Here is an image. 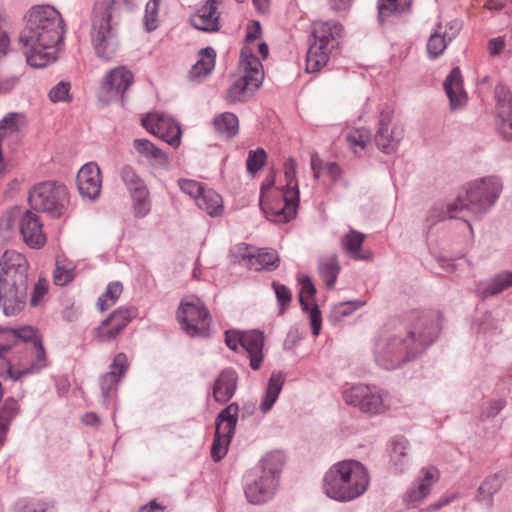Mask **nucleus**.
<instances>
[{
	"label": "nucleus",
	"mask_w": 512,
	"mask_h": 512,
	"mask_svg": "<svg viewBox=\"0 0 512 512\" xmlns=\"http://www.w3.org/2000/svg\"><path fill=\"white\" fill-rule=\"evenodd\" d=\"M410 319L407 329H386L375 338L372 353L378 367L398 369L416 359L437 340L440 325L436 313L413 312Z\"/></svg>",
	"instance_id": "1"
},
{
	"label": "nucleus",
	"mask_w": 512,
	"mask_h": 512,
	"mask_svg": "<svg viewBox=\"0 0 512 512\" xmlns=\"http://www.w3.org/2000/svg\"><path fill=\"white\" fill-rule=\"evenodd\" d=\"M65 33L66 23L55 7H31L20 34L27 63L34 68H44L53 63L61 50Z\"/></svg>",
	"instance_id": "2"
},
{
	"label": "nucleus",
	"mask_w": 512,
	"mask_h": 512,
	"mask_svg": "<svg viewBox=\"0 0 512 512\" xmlns=\"http://www.w3.org/2000/svg\"><path fill=\"white\" fill-rule=\"evenodd\" d=\"M28 269L26 257L15 250L0 258V308L5 316H17L27 305Z\"/></svg>",
	"instance_id": "3"
},
{
	"label": "nucleus",
	"mask_w": 512,
	"mask_h": 512,
	"mask_svg": "<svg viewBox=\"0 0 512 512\" xmlns=\"http://www.w3.org/2000/svg\"><path fill=\"white\" fill-rule=\"evenodd\" d=\"M370 485L368 469L359 461L342 460L324 474L323 491L337 502H350L362 496Z\"/></svg>",
	"instance_id": "4"
},
{
	"label": "nucleus",
	"mask_w": 512,
	"mask_h": 512,
	"mask_svg": "<svg viewBox=\"0 0 512 512\" xmlns=\"http://www.w3.org/2000/svg\"><path fill=\"white\" fill-rule=\"evenodd\" d=\"M119 4L116 0H96L91 17V41L96 55L109 61L118 48Z\"/></svg>",
	"instance_id": "5"
},
{
	"label": "nucleus",
	"mask_w": 512,
	"mask_h": 512,
	"mask_svg": "<svg viewBox=\"0 0 512 512\" xmlns=\"http://www.w3.org/2000/svg\"><path fill=\"white\" fill-rule=\"evenodd\" d=\"M284 457L280 452L266 454L248 475L244 493L253 505L263 504L272 499L278 489Z\"/></svg>",
	"instance_id": "6"
},
{
	"label": "nucleus",
	"mask_w": 512,
	"mask_h": 512,
	"mask_svg": "<svg viewBox=\"0 0 512 512\" xmlns=\"http://www.w3.org/2000/svg\"><path fill=\"white\" fill-rule=\"evenodd\" d=\"M502 183L497 177H485L469 183L463 194L457 196L456 202L449 206L448 216L455 217L454 211L468 210L475 215L486 213L498 200Z\"/></svg>",
	"instance_id": "7"
},
{
	"label": "nucleus",
	"mask_w": 512,
	"mask_h": 512,
	"mask_svg": "<svg viewBox=\"0 0 512 512\" xmlns=\"http://www.w3.org/2000/svg\"><path fill=\"white\" fill-rule=\"evenodd\" d=\"M28 199L34 210L45 212L52 218L64 215L70 202L67 187L55 181L36 184L30 190Z\"/></svg>",
	"instance_id": "8"
},
{
	"label": "nucleus",
	"mask_w": 512,
	"mask_h": 512,
	"mask_svg": "<svg viewBox=\"0 0 512 512\" xmlns=\"http://www.w3.org/2000/svg\"><path fill=\"white\" fill-rule=\"evenodd\" d=\"M240 66L243 75L235 80L227 92V99L230 102L244 101L261 86L264 78L260 60L247 48L241 50Z\"/></svg>",
	"instance_id": "9"
},
{
	"label": "nucleus",
	"mask_w": 512,
	"mask_h": 512,
	"mask_svg": "<svg viewBox=\"0 0 512 512\" xmlns=\"http://www.w3.org/2000/svg\"><path fill=\"white\" fill-rule=\"evenodd\" d=\"M177 318L182 329L190 337L209 336L211 316L200 298L189 296L183 299L177 311Z\"/></svg>",
	"instance_id": "10"
},
{
	"label": "nucleus",
	"mask_w": 512,
	"mask_h": 512,
	"mask_svg": "<svg viewBox=\"0 0 512 512\" xmlns=\"http://www.w3.org/2000/svg\"><path fill=\"white\" fill-rule=\"evenodd\" d=\"M344 402L369 416L382 414L386 411L387 393L376 386L356 384L343 390Z\"/></svg>",
	"instance_id": "11"
},
{
	"label": "nucleus",
	"mask_w": 512,
	"mask_h": 512,
	"mask_svg": "<svg viewBox=\"0 0 512 512\" xmlns=\"http://www.w3.org/2000/svg\"><path fill=\"white\" fill-rule=\"evenodd\" d=\"M239 414V406L231 403L224 408L216 418V428L211 446V457L215 462L220 461L228 452V447L235 433Z\"/></svg>",
	"instance_id": "12"
},
{
	"label": "nucleus",
	"mask_w": 512,
	"mask_h": 512,
	"mask_svg": "<svg viewBox=\"0 0 512 512\" xmlns=\"http://www.w3.org/2000/svg\"><path fill=\"white\" fill-rule=\"evenodd\" d=\"M134 82L133 73L125 66L111 69L101 82L99 98L105 104L114 101L124 102L126 91Z\"/></svg>",
	"instance_id": "13"
},
{
	"label": "nucleus",
	"mask_w": 512,
	"mask_h": 512,
	"mask_svg": "<svg viewBox=\"0 0 512 512\" xmlns=\"http://www.w3.org/2000/svg\"><path fill=\"white\" fill-rule=\"evenodd\" d=\"M142 126L151 134L164 142L178 146L181 138L179 124L169 115L162 112H152L141 119Z\"/></svg>",
	"instance_id": "14"
},
{
	"label": "nucleus",
	"mask_w": 512,
	"mask_h": 512,
	"mask_svg": "<svg viewBox=\"0 0 512 512\" xmlns=\"http://www.w3.org/2000/svg\"><path fill=\"white\" fill-rule=\"evenodd\" d=\"M25 126V116L17 112H10L0 120V173L6 168L2 149L16 150L22 140V130Z\"/></svg>",
	"instance_id": "15"
},
{
	"label": "nucleus",
	"mask_w": 512,
	"mask_h": 512,
	"mask_svg": "<svg viewBox=\"0 0 512 512\" xmlns=\"http://www.w3.org/2000/svg\"><path fill=\"white\" fill-rule=\"evenodd\" d=\"M392 118L393 112L390 109L381 111L375 134V143L385 154L396 152L404 137V128L399 124L391 125Z\"/></svg>",
	"instance_id": "16"
},
{
	"label": "nucleus",
	"mask_w": 512,
	"mask_h": 512,
	"mask_svg": "<svg viewBox=\"0 0 512 512\" xmlns=\"http://www.w3.org/2000/svg\"><path fill=\"white\" fill-rule=\"evenodd\" d=\"M128 367L127 356L124 353H118L109 365V371L100 377L99 384L102 402L105 406H108L110 401L116 396L119 383L125 376Z\"/></svg>",
	"instance_id": "17"
},
{
	"label": "nucleus",
	"mask_w": 512,
	"mask_h": 512,
	"mask_svg": "<svg viewBox=\"0 0 512 512\" xmlns=\"http://www.w3.org/2000/svg\"><path fill=\"white\" fill-rule=\"evenodd\" d=\"M135 315L134 308L121 307L115 310L95 329L97 339L100 342L113 341Z\"/></svg>",
	"instance_id": "18"
},
{
	"label": "nucleus",
	"mask_w": 512,
	"mask_h": 512,
	"mask_svg": "<svg viewBox=\"0 0 512 512\" xmlns=\"http://www.w3.org/2000/svg\"><path fill=\"white\" fill-rule=\"evenodd\" d=\"M497 126L506 139H512V91L505 85L498 84L494 90Z\"/></svg>",
	"instance_id": "19"
},
{
	"label": "nucleus",
	"mask_w": 512,
	"mask_h": 512,
	"mask_svg": "<svg viewBox=\"0 0 512 512\" xmlns=\"http://www.w3.org/2000/svg\"><path fill=\"white\" fill-rule=\"evenodd\" d=\"M421 476L416 480L404 495V502L408 506H415L422 502L430 493L433 485L439 480V470L434 466L423 467Z\"/></svg>",
	"instance_id": "20"
},
{
	"label": "nucleus",
	"mask_w": 512,
	"mask_h": 512,
	"mask_svg": "<svg viewBox=\"0 0 512 512\" xmlns=\"http://www.w3.org/2000/svg\"><path fill=\"white\" fill-rule=\"evenodd\" d=\"M76 183L82 197L89 200L97 199L102 188L99 166L94 162L83 165L78 171Z\"/></svg>",
	"instance_id": "21"
},
{
	"label": "nucleus",
	"mask_w": 512,
	"mask_h": 512,
	"mask_svg": "<svg viewBox=\"0 0 512 512\" xmlns=\"http://www.w3.org/2000/svg\"><path fill=\"white\" fill-rule=\"evenodd\" d=\"M298 204L299 191H292L291 194L283 193V203L267 205L261 202V207L269 220L276 223H285L296 216Z\"/></svg>",
	"instance_id": "22"
},
{
	"label": "nucleus",
	"mask_w": 512,
	"mask_h": 512,
	"mask_svg": "<svg viewBox=\"0 0 512 512\" xmlns=\"http://www.w3.org/2000/svg\"><path fill=\"white\" fill-rule=\"evenodd\" d=\"M18 346V335L15 329L0 328V376H9L17 380L12 367L13 349Z\"/></svg>",
	"instance_id": "23"
},
{
	"label": "nucleus",
	"mask_w": 512,
	"mask_h": 512,
	"mask_svg": "<svg viewBox=\"0 0 512 512\" xmlns=\"http://www.w3.org/2000/svg\"><path fill=\"white\" fill-rule=\"evenodd\" d=\"M301 289L299 293V302L301 308L305 312H309L310 324L312 328V334L318 336L322 325L321 312L317 305L309 308V298H312L316 293V288L311 281L309 276H304L300 279Z\"/></svg>",
	"instance_id": "24"
},
{
	"label": "nucleus",
	"mask_w": 512,
	"mask_h": 512,
	"mask_svg": "<svg viewBox=\"0 0 512 512\" xmlns=\"http://www.w3.org/2000/svg\"><path fill=\"white\" fill-rule=\"evenodd\" d=\"M20 233L23 241L31 248H40L46 242V236L42 231V223L39 217L27 210L20 221Z\"/></svg>",
	"instance_id": "25"
},
{
	"label": "nucleus",
	"mask_w": 512,
	"mask_h": 512,
	"mask_svg": "<svg viewBox=\"0 0 512 512\" xmlns=\"http://www.w3.org/2000/svg\"><path fill=\"white\" fill-rule=\"evenodd\" d=\"M264 341L265 337L262 331H243L242 349L248 354L250 358V367L253 370H258L263 362Z\"/></svg>",
	"instance_id": "26"
},
{
	"label": "nucleus",
	"mask_w": 512,
	"mask_h": 512,
	"mask_svg": "<svg viewBox=\"0 0 512 512\" xmlns=\"http://www.w3.org/2000/svg\"><path fill=\"white\" fill-rule=\"evenodd\" d=\"M238 376L232 368L224 369L216 378L213 386L215 401L225 403L235 394Z\"/></svg>",
	"instance_id": "27"
},
{
	"label": "nucleus",
	"mask_w": 512,
	"mask_h": 512,
	"mask_svg": "<svg viewBox=\"0 0 512 512\" xmlns=\"http://www.w3.org/2000/svg\"><path fill=\"white\" fill-rule=\"evenodd\" d=\"M220 12L218 7L205 2L198 11L191 16L192 26L205 32H215L219 30Z\"/></svg>",
	"instance_id": "28"
},
{
	"label": "nucleus",
	"mask_w": 512,
	"mask_h": 512,
	"mask_svg": "<svg viewBox=\"0 0 512 512\" xmlns=\"http://www.w3.org/2000/svg\"><path fill=\"white\" fill-rule=\"evenodd\" d=\"M342 31V25L335 21H316L313 23L314 42L333 49L338 45L337 40Z\"/></svg>",
	"instance_id": "29"
},
{
	"label": "nucleus",
	"mask_w": 512,
	"mask_h": 512,
	"mask_svg": "<svg viewBox=\"0 0 512 512\" xmlns=\"http://www.w3.org/2000/svg\"><path fill=\"white\" fill-rule=\"evenodd\" d=\"M443 85L453 109L466 103L467 96L463 89L462 75L458 67L451 70Z\"/></svg>",
	"instance_id": "30"
},
{
	"label": "nucleus",
	"mask_w": 512,
	"mask_h": 512,
	"mask_svg": "<svg viewBox=\"0 0 512 512\" xmlns=\"http://www.w3.org/2000/svg\"><path fill=\"white\" fill-rule=\"evenodd\" d=\"M366 235L354 229L343 235L341 238V245L344 251L355 260H372V254L370 252L361 253V247L365 241Z\"/></svg>",
	"instance_id": "31"
},
{
	"label": "nucleus",
	"mask_w": 512,
	"mask_h": 512,
	"mask_svg": "<svg viewBox=\"0 0 512 512\" xmlns=\"http://www.w3.org/2000/svg\"><path fill=\"white\" fill-rule=\"evenodd\" d=\"M285 381V375L281 372H272L267 388L259 405L261 413H268L276 403Z\"/></svg>",
	"instance_id": "32"
},
{
	"label": "nucleus",
	"mask_w": 512,
	"mask_h": 512,
	"mask_svg": "<svg viewBox=\"0 0 512 512\" xmlns=\"http://www.w3.org/2000/svg\"><path fill=\"white\" fill-rule=\"evenodd\" d=\"M135 151L147 159L153 166H165L168 163L166 154L148 139L140 138L133 141Z\"/></svg>",
	"instance_id": "33"
},
{
	"label": "nucleus",
	"mask_w": 512,
	"mask_h": 512,
	"mask_svg": "<svg viewBox=\"0 0 512 512\" xmlns=\"http://www.w3.org/2000/svg\"><path fill=\"white\" fill-rule=\"evenodd\" d=\"M216 52L211 47L200 50V59L192 66L189 72V78L192 81H201L202 78L209 75L215 68Z\"/></svg>",
	"instance_id": "34"
},
{
	"label": "nucleus",
	"mask_w": 512,
	"mask_h": 512,
	"mask_svg": "<svg viewBox=\"0 0 512 512\" xmlns=\"http://www.w3.org/2000/svg\"><path fill=\"white\" fill-rule=\"evenodd\" d=\"M332 50L333 48L323 46V44L312 43L307 51L306 71L314 73L323 68L327 64Z\"/></svg>",
	"instance_id": "35"
},
{
	"label": "nucleus",
	"mask_w": 512,
	"mask_h": 512,
	"mask_svg": "<svg viewBox=\"0 0 512 512\" xmlns=\"http://www.w3.org/2000/svg\"><path fill=\"white\" fill-rule=\"evenodd\" d=\"M310 166L316 180L324 173L327 174L334 183L342 179L343 169L338 163L332 161L324 162L319 158L317 153L311 155Z\"/></svg>",
	"instance_id": "36"
},
{
	"label": "nucleus",
	"mask_w": 512,
	"mask_h": 512,
	"mask_svg": "<svg viewBox=\"0 0 512 512\" xmlns=\"http://www.w3.org/2000/svg\"><path fill=\"white\" fill-rule=\"evenodd\" d=\"M213 127L217 134L226 139H230L237 135L239 131V121L235 114L224 112L214 118Z\"/></svg>",
	"instance_id": "37"
},
{
	"label": "nucleus",
	"mask_w": 512,
	"mask_h": 512,
	"mask_svg": "<svg viewBox=\"0 0 512 512\" xmlns=\"http://www.w3.org/2000/svg\"><path fill=\"white\" fill-rule=\"evenodd\" d=\"M279 265V257L274 250L256 249L250 257L249 269L255 271L274 270Z\"/></svg>",
	"instance_id": "38"
},
{
	"label": "nucleus",
	"mask_w": 512,
	"mask_h": 512,
	"mask_svg": "<svg viewBox=\"0 0 512 512\" xmlns=\"http://www.w3.org/2000/svg\"><path fill=\"white\" fill-rule=\"evenodd\" d=\"M31 349L30 365L21 370L14 369V373L17 376V379L23 375L37 373L47 366V357L42 340H36L35 346H33Z\"/></svg>",
	"instance_id": "39"
},
{
	"label": "nucleus",
	"mask_w": 512,
	"mask_h": 512,
	"mask_svg": "<svg viewBox=\"0 0 512 512\" xmlns=\"http://www.w3.org/2000/svg\"><path fill=\"white\" fill-rule=\"evenodd\" d=\"M196 204L211 217L220 216L224 211L222 197L210 188L205 189Z\"/></svg>",
	"instance_id": "40"
},
{
	"label": "nucleus",
	"mask_w": 512,
	"mask_h": 512,
	"mask_svg": "<svg viewBox=\"0 0 512 512\" xmlns=\"http://www.w3.org/2000/svg\"><path fill=\"white\" fill-rule=\"evenodd\" d=\"M411 0H379L378 13L380 22L388 17L402 16L410 10Z\"/></svg>",
	"instance_id": "41"
},
{
	"label": "nucleus",
	"mask_w": 512,
	"mask_h": 512,
	"mask_svg": "<svg viewBox=\"0 0 512 512\" xmlns=\"http://www.w3.org/2000/svg\"><path fill=\"white\" fill-rule=\"evenodd\" d=\"M501 487V476L497 474L488 476L478 488L476 495L477 501L491 507L493 505V496L501 489Z\"/></svg>",
	"instance_id": "42"
},
{
	"label": "nucleus",
	"mask_w": 512,
	"mask_h": 512,
	"mask_svg": "<svg viewBox=\"0 0 512 512\" xmlns=\"http://www.w3.org/2000/svg\"><path fill=\"white\" fill-rule=\"evenodd\" d=\"M318 269L319 275L325 283L326 287L328 289L333 288L340 271L337 257L335 255H330L321 258L319 260Z\"/></svg>",
	"instance_id": "43"
},
{
	"label": "nucleus",
	"mask_w": 512,
	"mask_h": 512,
	"mask_svg": "<svg viewBox=\"0 0 512 512\" xmlns=\"http://www.w3.org/2000/svg\"><path fill=\"white\" fill-rule=\"evenodd\" d=\"M120 177L129 191L130 196L146 193L148 191V187L145 184L144 180L138 175L136 170L126 165L120 171Z\"/></svg>",
	"instance_id": "44"
},
{
	"label": "nucleus",
	"mask_w": 512,
	"mask_h": 512,
	"mask_svg": "<svg viewBox=\"0 0 512 512\" xmlns=\"http://www.w3.org/2000/svg\"><path fill=\"white\" fill-rule=\"evenodd\" d=\"M447 31H442L440 23L427 40L426 48L429 59H436L446 50L448 45Z\"/></svg>",
	"instance_id": "45"
},
{
	"label": "nucleus",
	"mask_w": 512,
	"mask_h": 512,
	"mask_svg": "<svg viewBox=\"0 0 512 512\" xmlns=\"http://www.w3.org/2000/svg\"><path fill=\"white\" fill-rule=\"evenodd\" d=\"M512 286V273L503 271L490 279L481 294L484 298L495 296Z\"/></svg>",
	"instance_id": "46"
},
{
	"label": "nucleus",
	"mask_w": 512,
	"mask_h": 512,
	"mask_svg": "<svg viewBox=\"0 0 512 512\" xmlns=\"http://www.w3.org/2000/svg\"><path fill=\"white\" fill-rule=\"evenodd\" d=\"M365 304L366 302L361 299L338 303L332 308L330 321L332 323H338L345 317L353 314L357 309L363 307Z\"/></svg>",
	"instance_id": "47"
},
{
	"label": "nucleus",
	"mask_w": 512,
	"mask_h": 512,
	"mask_svg": "<svg viewBox=\"0 0 512 512\" xmlns=\"http://www.w3.org/2000/svg\"><path fill=\"white\" fill-rule=\"evenodd\" d=\"M123 292V285L119 281L111 282L107 285L105 292L98 298L97 307L100 311H105L113 306Z\"/></svg>",
	"instance_id": "48"
},
{
	"label": "nucleus",
	"mask_w": 512,
	"mask_h": 512,
	"mask_svg": "<svg viewBox=\"0 0 512 512\" xmlns=\"http://www.w3.org/2000/svg\"><path fill=\"white\" fill-rule=\"evenodd\" d=\"M407 450L408 441L405 438L399 437L392 441L391 461L398 471H402L406 466Z\"/></svg>",
	"instance_id": "49"
},
{
	"label": "nucleus",
	"mask_w": 512,
	"mask_h": 512,
	"mask_svg": "<svg viewBox=\"0 0 512 512\" xmlns=\"http://www.w3.org/2000/svg\"><path fill=\"white\" fill-rule=\"evenodd\" d=\"M134 215L137 218L146 217L151 211V199L149 190L146 193L131 196Z\"/></svg>",
	"instance_id": "50"
},
{
	"label": "nucleus",
	"mask_w": 512,
	"mask_h": 512,
	"mask_svg": "<svg viewBox=\"0 0 512 512\" xmlns=\"http://www.w3.org/2000/svg\"><path fill=\"white\" fill-rule=\"evenodd\" d=\"M49 290V282L44 277H39L38 281L34 284L29 304L31 307H39L44 304L45 297Z\"/></svg>",
	"instance_id": "51"
},
{
	"label": "nucleus",
	"mask_w": 512,
	"mask_h": 512,
	"mask_svg": "<svg viewBox=\"0 0 512 512\" xmlns=\"http://www.w3.org/2000/svg\"><path fill=\"white\" fill-rule=\"evenodd\" d=\"M370 132L365 128L356 129L346 135V141L351 149L355 152L357 148L365 149L370 140Z\"/></svg>",
	"instance_id": "52"
},
{
	"label": "nucleus",
	"mask_w": 512,
	"mask_h": 512,
	"mask_svg": "<svg viewBox=\"0 0 512 512\" xmlns=\"http://www.w3.org/2000/svg\"><path fill=\"white\" fill-rule=\"evenodd\" d=\"M161 0H149L145 7L144 26L148 32L158 27V11Z\"/></svg>",
	"instance_id": "53"
},
{
	"label": "nucleus",
	"mask_w": 512,
	"mask_h": 512,
	"mask_svg": "<svg viewBox=\"0 0 512 512\" xmlns=\"http://www.w3.org/2000/svg\"><path fill=\"white\" fill-rule=\"evenodd\" d=\"M178 184L181 191L194 199L196 203L206 189L200 182L192 179H180Z\"/></svg>",
	"instance_id": "54"
},
{
	"label": "nucleus",
	"mask_w": 512,
	"mask_h": 512,
	"mask_svg": "<svg viewBox=\"0 0 512 512\" xmlns=\"http://www.w3.org/2000/svg\"><path fill=\"white\" fill-rule=\"evenodd\" d=\"M296 174L297 163L294 158H289L285 163L286 193L291 194L292 191H299Z\"/></svg>",
	"instance_id": "55"
},
{
	"label": "nucleus",
	"mask_w": 512,
	"mask_h": 512,
	"mask_svg": "<svg viewBox=\"0 0 512 512\" xmlns=\"http://www.w3.org/2000/svg\"><path fill=\"white\" fill-rule=\"evenodd\" d=\"M266 152L262 148H258L254 151H250L248 153L246 165L247 170L250 173H255L259 171L265 164L266 161Z\"/></svg>",
	"instance_id": "56"
},
{
	"label": "nucleus",
	"mask_w": 512,
	"mask_h": 512,
	"mask_svg": "<svg viewBox=\"0 0 512 512\" xmlns=\"http://www.w3.org/2000/svg\"><path fill=\"white\" fill-rule=\"evenodd\" d=\"M273 290L275 292L277 302L279 304L280 313H284L286 308L290 305L292 294L288 287L278 282L272 283Z\"/></svg>",
	"instance_id": "57"
},
{
	"label": "nucleus",
	"mask_w": 512,
	"mask_h": 512,
	"mask_svg": "<svg viewBox=\"0 0 512 512\" xmlns=\"http://www.w3.org/2000/svg\"><path fill=\"white\" fill-rule=\"evenodd\" d=\"M70 83L61 81L52 87L49 91V98L52 102H68L71 100Z\"/></svg>",
	"instance_id": "58"
},
{
	"label": "nucleus",
	"mask_w": 512,
	"mask_h": 512,
	"mask_svg": "<svg viewBox=\"0 0 512 512\" xmlns=\"http://www.w3.org/2000/svg\"><path fill=\"white\" fill-rule=\"evenodd\" d=\"M74 278V268L73 267H64L59 266L57 264L54 274H53V280L55 285L58 286H64L71 282Z\"/></svg>",
	"instance_id": "59"
},
{
	"label": "nucleus",
	"mask_w": 512,
	"mask_h": 512,
	"mask_svg": "<svg viewBox=\"0 0 512 512\" xmlns=\"http://www.w3.org/2000/svg\"><path fill=\"white\" fill-rule=\"evenodd\" d=\"M16 334L18 335V346L21 345L22 342H30L33 347L35 346L36 340H42L38 330L30 326L16 330Z\"/></svg>",
	"instance_id": "60"
},
{
	"label": "nucleus",
	"mask_w": 512,
	"mask_h": 512,
	"mask_svg": "<svg viewBox=\"0 0 512 512\" xmlns=\"http://www.w3.org/2000/svg\"><path fill=\"white\" fill-rule=\"evenodd\" d=\"M256 248L251 247L245 243H240L235 246L234 253L240 262L243 263L247 268L249 267L250 257H253Z\"/></svg>",
	"instance_id": "61"
},
{
	"label": "nucleus",
	"mask_w": 512,
	"mask_h": 512,
	"mask_svg": "<svg viewBox=\"0 0 512 512\" xmlns=\"http://www.w3.org/2000/svg\"><path fill=\"white\" fill-rule=\"evenodd\" d=\"M243 331L230 330L225 332V343L233 351L242 348Z\"/></svg>",
	"instance_id": "62"
},
{
	"label": "nucleus",
	"mask_w": 512,
	"mask_h": 512,
	"mask_svg": "<svg viewBox=\"0 0 512 512\" xmlns=\"http://www.w3.org/2000/svg\"><path fill=\"white\" fill-rule=\"evenodd\" d=\"M10 38L4 29V20L0 15V58L6 56L9 51Z\"/></svg>",
	"instance_id": "63"
},
{
	"label": "nucleus",
	"mask_w": 512,
	"mask_h": 512,
	"mask_svg": "<svg viewBox=\"0 0 512 512\" xmlns=\"http://www.w3.org/2000/svg\"><path fill=\"white\" fill-rule=\"evenodd\" d=\"M18 81V78L16 76L11 77H0V93H6L14 88Z\"/></svg>",
	"instance_id": "64"
}]
</instances>
